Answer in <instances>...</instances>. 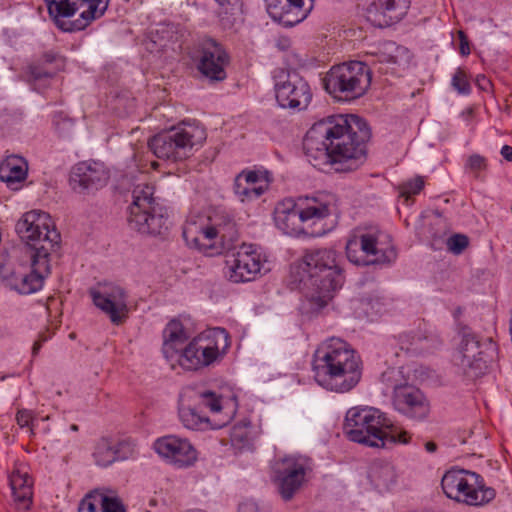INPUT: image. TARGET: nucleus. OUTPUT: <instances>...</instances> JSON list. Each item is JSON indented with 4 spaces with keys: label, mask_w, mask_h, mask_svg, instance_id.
I'll use <instances>...</instances> for the list:
<instances>
[{
    "label": "nucleus",
    "mask_w": 512,
    "mask_h": 512,
    "mask_svg": "<svg viewBox=\"0 0 512 512\" xmlns=\"http://www.w3.org/2000/svg\"><path fill=\"white\" fill-rule=\"evenodd\" d=\"M229 347L224 328H213L195 337L179 354L178 362L189 370L205 367L216 361Z\"/></svg>",
    "instance_id": "9b49d317"
},
{
    "label": "nucleus",
    "mask_w": 512,
    "mask_h": 512,
    "mask_svg": "<svg viewBox=\"0 0 512 512\" xmlns=\"http://www.w3.org/2000/svg\"><path fill=\"white\" fill-rule=\"evenodd\" d=\"M9 482L14 500L24 509H28L33 495V481L30 475L25 471L16 469L10 475Z\"/></svg>",
    "instance_id": "2f4dec72"
},
{
    "label": "nucleus",
    "mask_w": 512,
    "mask_h": 512,
    "mask_svg": "<svg viewBox=\"0 0 512 512\" xmlns=\"http://www.w3.org/2000/svg\"><path fill=\"white\" fill-rule=\"evenodd\" d=\"M441 486L448 498L470 506H484L496 496V491L485 485L480 474L464 469L447 471Z\"/></svg>",
    "instance_id": "9d476101"
},
{
    "label": "nucleus",
    "mask_w": 512,
    "mask_h": 512,
    "mask_svg": "<svg viewBox=\"0 0 512 512\" xmlns=\"http://www.w3.org/2000/svg\"><path fill=\"white\" fill-rule=\"evenodd\" d=\"M153 447L159 456L179 468L191 466L197 460V451L192 444L174 435L157 439Z\"/></svg>",
    "instance_id": "412c9836"
},
{
    "label": "nucleus",
    "mask_w": 512,
    "mask_h": 512,
    "mask_svg": "<svg viewBox=\"0 0 512 512\" xmlns=\"http://www.w3.org/2000/svg\"><path fill=\"white\" fill-rule=\"evenodd\" d=\"M336 211L335 195L318 192L312 196H301L297 201L289 198L279 202L275 208L274 221L276 226L290 236L302 234L313 235L305 225L315 224Z\"/></svg>",
    "instance_id": "0eeeda50"
},
{
    "label": "nucleus",
    "mask_w": 512,
    "mask_h": 512,
    "mask_svg": "<svg viewBox=\"0 0 512 512\" xmlns=\"http://www.w3.org/2000/svg\"><path fill=\"white\" fill-rule=\"evenodd\" d=\"M48 213L32 210L26 212L16 223L15 231L32 248L31 272L7 279V286L20 294L28 295L40 290L49 274L48 257L59 248L60 233L53 227Z\"/></svg>",
    "instance_id": "f03ea898"
},
{
    "label": "nucleus",
    "mask_w": 512,
    "mask_h": 512,
    "mask_svg": "<svg viewBox=\"0 0 512 512\" xmlns=\"http://www.w3.org/2000/svg\"><path fill=\"white\" fill-rule=\"evenodd\" d=\"M476 84L483 91H489L492 87L491 81L485 75H478Z\"/></svg>",
    "instance_id": "3c124183"
},
{
    "label": "nucleus",
    "mask_w": 512,
    "mask_h": 512,
    "mask_svg": "<svg viewBox=\"0 0 512 512\" xmlns=\"http://www.w3.org/2000/svg\"><path fill=\"white\" fill-rule=\"evenodd\" d=\"M269 16L284 27H293L307 18L313 5L303 0H265Z\"/></svg>",
    "instance_id": "b1692460"
},
{
    "label": "nucleus",
    "mask_w": 512,
    "mask_h": 512,
    "mask_svg": "<svg viewBox=\"0 0 512 512\" xmlns=\"http://www.w3.org/2000/svg\"><path fill=\"white\" fill-rule=\"evenodd\" d=\"M371 137L367 122L354 114L334 115L315 123L306 133L303 147L310 163L320 170H357L367 159Z\"/></svg>",
    "instance_id": "f257e3e1"
},
{
    "label": "nucleus",
    "mask_w": 512,
    "mask_h": 512,
    "mask_svg": "<svg viewBox=\"0 0 512 512\" xmlns=\"http://www.w3.org/2000/svg\"><path fill=\"white\" fill-rule=\"evenodd\" d=\"M313 1H314V0H310V2H311L310 4H312V5H313Z\"/></svg>",
    "instance_id": "13d9d810"
},
{
    "label": "nucleus",
    "mask_w": 512,
    "mask_h": 512,
    "mask_svg": "<svg viewBox=\"0 0 512 512\" xmlns=\"http://www.w3.org/2000/svg\"><path fill=\"white\" fill-rule=\"evenodd\" d=\"M44 1L47 4L49 15L60 30L64 32L79 31V29H76V20H70L76 13L75 2L73 0Z\"/></svg>",
    "instance_id": "cd10ccee"
},
{
    "label": "nucleus",
    "mask_w": 512,
    "mask_h": 512,
    "mask_svg": "<svg viewBox=\"0 0 512 512\" xmlns=\"http://www.w3.org/2000/svg\"><path fill=\"white\" fill-rule=\"evenodd\" d=\"M193 388L187 387L180 396L178 414L185 428L191 430L218 429L225 426L228 420L221 424H211V420L202 415L198 410V404L194 402Z\"/></svg>",
    "instance_id": "a878e982"
},
{
    "label": "nucleus",
    "mask_w": 512,
    "mask_h": 512,
    "mask_svg": "<svg viewBox=\"0 0 512 512\" xmlns=\"http://www.w3.org/2000/svg\"><path fill=\"white\" fill-rule=\"evenodd\" d=\"M500 153H501V155L503 156L504 159H506L507 161H512V147L511 146L504 145L501 148Z\"/></svg>",
    "instance_id": "5fc2aeb1"
},
{
    "label": "nucleus",
    "mask_w": 512,
    "mask_h": 512,
    "mask_svg": "<svg viewBox=\"0 0 512 512\" xmlns=\"http://www.w3.org/2000/svg\"><path fill=\"white\" fill-rule=\"evenodd\" d=\"M344 280L338 255L332 249L308 250L300 260L290 265V288L301 291L319 308L328 304Z\"/></svg>",
    "instance_id": "7ed1b4c3"
},
{
    "label": "nucleus",
    "mask_w": 512,
    "mask_h": 512,
    "mask_svg": "<svg viewBox=\"0 0 512 512\" xmlns=\"http://www.w3.org/2000/svg\"><path fill=\"white\" fill-rule=\"evenodd\" d=\"M407 52L405 47L397 45L395 42H384L377 51L369 53L371 57L368 61L371 66L369 69L380 74H392Z\"/></svg>",
    "instance_id": "bb28decb"
},
{
    "label": "nucleus",
    "mask_w": 512,
    "mask_h": 512,
    "mask_svg": "<svg viewBox=\"0 0 512 512\" xmlns=\"http://www.w3.org/2000/svg\"><path fill=\"white\" fill-rule=\"evenodd\" d=\"M361 361L357 353L345 341L332 337L314 354L315 380L326 389L345 393L360 381Z\"/></svg>",
    "instance_id": "20e7f679"
},
{
    "label": "nucleus",
    "mask_w": 512,
    "mask_h": 512,
    "mask_svg": "<svg viewBox=\"0 0 512 512\" xmlns=\"http://www.w3.org/2000/svg\"><path fill=\"white\" fill-rule=\"evenodd\" d=\"M195 61L198 71L211 82H220L226 79V67L230 57L225 48L215 39L205 37L198 43Z\"/></svg>",
    "instance_id": "dca6fc26"
},
{
    "label": "nucleus",
    "mask_w": 512,
    "mask_h": 512,
    "mask_svg": "<svg viewBox=\"0 0 512 512\" xmlns=\"http://www.w3.org/2000/svg\"><path fill=\"white\" fill-rule=\"evenodd\" d=\"M53 77L51 72L46 71L40 65L32 64L28 67V81L35 87L45 86L49 79Z\"/></svg>",
    "instance_id": "58836bf2"
},
{
    "label": "nucleus",
    "mask_w": 512,
    "mask_h": 512,
    "mask_svg": "<svg viewBox=\"0 0 512 512\" xmlns=\"http://www.w3.org/2000/svg\"><path fill=\"white\" fill-rule=\"evenodd\" d=\"M103 512H126L125 506L118 497L104 495L99 497Z\"/></svg>",
    "instance_id": "a19ab883"
},
{
    "label": "nucleus",
    "mask_w": 512,
    "mask_h": 512,
    "mask_svg": "<svg viewBox=\"0 0 512 512\" xmlns=\"http://www.w3.org/2000/svg\"><path fill=\"white\" fill-rule=\"evenodd\" d=\"M274 90L278 105L284 109L304 110L312 99L308 82L296 70L277 75Z\"/></svg>",
    "instance_id": "4468645a"
},
{
    "label": "nucleus",
    "mask_w": 512,
    "mask_h": 512,
    "mask_svg": "<svg viewBox=\"0 0 512 512\" xmlns=\"http://www.w3.org/2000/svg\"><path fill=\"white\" fill-rule=\"evenodd\" d=\"M392 404L397 412L414 421H423L430 413L426 396L419 388L409 384L394 386Z\"/></svg>",
    "instance_id": "6ab92c4d"
},
{
    "label": "nucleus",
    "mask_w": 512,
    "mask_h": 512,
    "mask_svg": "<svg viewBox=\"0 0 512 512\" xmlns=\"http://www.w3.org/2000/svg\"><path fill=\"white\" fill-rule=\"evenodd\" d=\"M42 59L45 63H57L58 66L64 64V58L54 51H47L43 54Z\"/></svg>",
    "instance_id": "8fccbe9b"
},
{
    "label": "nucleus",
    "mask_w": 512,
    "mask_h": 512,
    "mask_svg": "<svg viewBox=\"0 0 512 512\" xmlns=\"http://www.w3.org/2000/svg\"><path fill=\"white\" fill-rule=\"evenodd\" d=\"M458 39H459V52L462 56H467L470 54V46H469V40L467 35L464 31L459 30L457 32Z\"/></svg>",
    "instance_id": "09e8293b"
},
{
    "label": "nucleus",
    "mask_w": 512,
    "mask_h": 512,
    "mask_svg": "<svg viewBox=\"0 0 512 512\" xmlns=\"http://www.w3.org/2000/svg\"><path fill=\"white\" fill-rule=\"evenodd\" d=\"M219 5L218 16L224 28H231L241 12L239 0H215Z\"/></svg>",
    "instance_id": "c9c22d12"
},
{
    "label": "nucleus",
    "mask_w": 512,
    "mask_h": 512,
    "mask_svg": "<svg viewBox=\"0 0 512 512\" xmlns=\"http://www.w3.org/2000/svg\"><path fill=\"white\" fill-rule=\"evenodd\" d=\"M260 176L256 171H242L234 180V193L240 201L258 199L264 193V187L258 185Z\"/></svg>",
    "instance_id": "7c9ffc66"
},
{
    "label": "nucleus",
    "mask_w": 512,
    "mask_h": 512,
    "mask_svg": "<svg viewBox=\"0 0 512 512\" xmlns=\"http://www.w3.org/2000/svg\"><path fill=\"white\" fill-rule=\"evenodd\" d=\"M173 149L172 161H182L192 155L193 147L200 145L206 139V132L203 127L195 123L183 122L182 124L172 127Z\"/></svg>",
    "instance_id": "4be33fe9"
},
{
    "label": "nucleus",
    "mask_w": 512,
    "mask_h": 512,
    "mask_svg": "<svg viewBox=\"0 0 512 512\" xmlns=\"http://www.w3.org/2000/svg\"><path fill=\"white\" fill-rule=\"evenodd\" d=\"M425 449L429 453H434L437 450V445L436 443L429 441L425 444Z\"/></svg>",
    "instance_id": "6e6d98bb"
},
{
    "label": "nucleus",
    "mask_w": 512,
    "mask_h": 512,
    "mask_svg": "<svg viewBox=\"0 0 512 512\" xmlns=\"http://www.w3.org/2000/svg\"><path fill=\"white\" fill-rule=\"evenodd\" d=\"M486 166V159L479 154L471 155L466 163V167L475 173L476 176L478 172L486 169Z\"/></svg>",
    "instance_id": "a18cd8bd"
},
{
    "label": "nucleus",
    "mask_w": 512,
    "mask_h": 512,
    "mask_svg": "<svg viewBox=\"0 0 512 512\" xmlns=\"http://www.w3.org/2000/svg\"><path fill=\"white\" fill-rule=\"evenodd\" d=\"M27 171L28 165L23 157L10 155L0 163V180L16 190L18 185L26 179Z\"/></svg>",
    "instance_id": "c756f323"
},
{
    "label": "nucleus",
    "mask_w": 512,
    "mask_h": 512,
    "mask_svg": "<svg viewBox=\"0 0 512 512\" xmlns=\"http://www.w3.org/2000/svg\"><path fill=\"white\" fill-rule=\"evenodd\" d=\"M69 180L74 191L89 193L103 188L109 173L100 162L82 161L73 166Z\"/></svg>",
    "instance_id": "aec40b11"
},
{
    "label": "nucleus",
    "mask_w": 512,
    "mask_h": 512,
    "mask_svg": "<svg viewBox=\"0 0 512 512\" xmlns=\"http://www.w3.org/2000/svg\"><path fill=\"white\" fill-rule=\"evenodd\" d=\"M424 187V180L418 176L412 180H409L401 186V196L408 199L411 195L418 194Z\"/></svg>",
    "instance_id": "37998d69"
},
{
    "label": "nucleus",
    "mask_w": 512,
    "mask_h": 512,
    "mask_svg": "<svg viewBox=\"0 0 512 512\" xmlns=\"http://www.w3.org/2000/svg\"><path fill=\"white\" fill-rule=\"evenodd\" d=\"M163 339L162 351L166 359L170 360L182 353L188 335L183 324L177 319H172L163 330Z\"/></svg>",
    "instance_id": "c85d7f7f"
},
{
    "label": "nucleus",
    "mask_w": 512,
    "mask_h": 512,
    "mask_svg": "<svg viewBox=\"0 0 512 512\" xmlns=\"http://www.w3.org/2000/svg\"><path fill=\"white\" fill-rule=\"evenodd\" d=\"M182 230L186 244L207 256L230 252L239 238L235 221L224 211L208 216L192 215Z\"/></svg>",
    "instance_id": "39448f33"
},
{
    "label": "nucleus",
    "mask_w": 512,
    "mask_h": 512,
    "mask_svg": "<svg viewBox=\"0 0 512 512\" xmlns=\"http://www.w3.org/2000/svg\"><path fill=\"white\" fill-rule=\"evenodd\" d=\"M311 470L310 459L303 456H290L282 460L276 470L275 484L284 501H290L302 487L308 471Z\"/></svg>",
    "instance_id": "f3484780"
},
{
    "label": "nucleus",
    "mask_w": 512,
    "mask_h": 512,
    "mask_svg": "<svg viewBox=\"0 0 512 512\" xmlns=\"http://www.w3.org/2000/svg\"><path fill=\"white\" fill-rule=\"evenodd\" d=\"M135 444L130 439L113 440L100 438L94 445L92 457L99 467H108L117 461L133 457Z\"/></svg>",
    "instance_id": "5701e85b"
},
{
    "label": "nucleus",
    "mask_w": 512,
    "mask_h": 512,
    "mask_svg": "<svg viewBox=\"0 0 512 512\" xmlns=\"http://www.w3.org/2000/svg\"><path fill=\"white\" fill-rule=\"evenodd\" d=\"M171 137H173V131L170 128L149 139L148 147L157 158L172 161L173 149H171V144L173 139Z\"/></svg>",
    "instance_id": "f704fd0d"
},
{
    "label": "nucleus",
    "mask_w": 512,
    "mask_h": 512,
    "mask_svg": "<svg viewBox=\"0 0 512 512\" xmlns=\"http://www.w3.org/2000/svg\"><path fill=\"white\" fill-rule=\"evenodd\" d=\"M192 395H194V402H196L198 405H204L208 407L211 412L221 411V397L217 396L214 392L210 390L193 389Z\"/></svg>",
    "instance_id": "4c0bfd02"
},
{
    "label": "nucleus",
    "mask_w": 512,
    "mask_h": 512,
    "mask_svg": "<svg viewBox=\"0 0 512 512\" xmlns=\"http://www.w3.org/2000/svg\"><path fill=\"white\" fill-rule=\"evenodd\" d=\"M17 424L20 427H29L30 434H33V414L32 411L21 409L16 415Z\"/></svg>",
    "instance_id": "49530a36"
},
{
    "label": "nucleus",
    "mask_w": 512,
    "mask_h": 512,
    "mask_svg": "<svg viewBox=\"0 0 512 512\" xmlns=\"http://www.w3.org/2000/svg\"><path fill=\"white\" fill-rule=\"evenodd\" d=\"M468 244V237L463 234H454L447 241L448 249L454 254L462 253Z\"/></svg>",
    "instance_id": "c03bdc74"
},
{
    "label": "nucleus",
    "mask_w": 512,
    "mask_h": 512,
    "mask_svg": "<svg viewBox=\"0 0 512 512\" xmlns=\"http://www.w3.org/2000/svg\"><path fill=\"white\" fill-rule=\"evenodd\" d=\"M154 186L138 184L132 191V203L128 207V225L147 235H163L168 231L167 210L154 197Z\"/></svg>",
    "instance_id": "6e6552de"
},
{
    "label": "nucleus",
    "mask_w": 512,
    "mask_h": 512,
    "mask_svg": "<svg viewBox=\"0 0 512 512\" xmlns=\"http://www.w3.org/2000/svg\"><path fill=\"white\" fill-rule=\"evenodd\" d=\"M249 437L246 431L234 430L231 433V442L235 446H244L248 443Z\"/></svg>",
    "instance_id": "de8ad7c7"
},
{
    "label": "nucleus",
    "mask_w": 512,
    "mask_h": 512,
    "mask_svg": "<svg viewBox=\"0 0 512 512\" xmlns=\"http://www.w3.org/2000/svg\"><path fill=\"white\" fill-rule=\"evenodd\" d=\"M348 260L359 266L383 265L392 263L396 257L393 247L379 246L377 232L358 231L346 243Z\"/></svg>",
    "instance_id": "ddd939ff"
},
{
    "label": "nucleus",
    "mask_w": 512,
    "mask_h": 512,
    "mask_svg": "<svg viewBox=\"0 0 512 512\" xmlns=\"http://www.w3.org/2000/svg\"><path fill=\"white\" fill-rule=\"evenodd\" d=\"M47 341V337L45 335H39V339L34 343L32 348V354L35 356L38 354L42 344Z\"/></svg>",
    "instance_id": "864d4df0"
},
{
    "label": "nucleus",
    "mask_w": 512,
    "mask_h": 512,
    "mask_svg": "<svg viewBox=\"0 0 512 512\" xmlns=\"http://www.w3.org/2000/svg\"><path fill=\"white\" fill-rule=\"evenodd\" d=\"M496 351L491 339L481 340L476 334L463 335L454 359L462 374L469 380L485 375Z\"/></svg>",
    "instance_id": "f8f14e48"
},
{
    "label": "nucleus",
    "mask_w": 512,
    "mask_h": 512,
    "mask_svg": "<svg viewBox=\"0 0 512 512\" xmlns=\"http://www.w3.org/2000/svg\"><path fill=\"white\" fill-rule=\"evenodd\" d=\"M397 341L401 351L418 354L429 350L431 348L430 342H434L435 339L432 335H428L419 329L399 334Z\"/></svg>",
    "instance_id": "72a5a7b5"
},
{
    "label": "nucleus",
    "mask_w": 512,
    "mask_h": 512,
    "mask_svg": "<svg viewBox=\"0 0 512 512\" xmlns=\"http://www.w3.org/2000/svg\"><path fill=\"white\" fill-rule=\"evenodd\" d=\"M226 276L231 282L252 281L262 268L261 255L253 245L242 244L238 251L228 254L225 261Z\"/></svg>",
    "instance_id": "a211bd4d"
},
{
    "label": "nucleus",
    "mask_w": 512,
    "mask_h": 512,
    "mask_svg": "<svg viewBox=\"0 0 512 512\" xmlns=\"http://www.w3.org/2000/svg\"><path fill=\"white\" fill-rule=\"evenodd\" d=\"M371 84V70L361 61L334 65L323 78L325 90L338 101L362 97Z\"/></svg>",
    "instance_id": "1a4fd4ad"
},
{
    "label": "nucleus",
    "mask_w": 512,
    "mask_h": 512,
    "mask_svg": "<svg viewBox=\"0 0 512 512\" xmlns=\"http://www.w3.org/2000/svg\"><path fill=\"white\" fill-rule=\"evenodd\" d=\"M238 512H257V505L251 501L243 502L239 505Z\"/></svg>",
    "instance_id": "603ef678"
},
{
    "label": "nucleus",
    "mask_w": 512,
    "mask_h": 512,
    "mask_svg": "<svg viewBox=\"0 0 512 512\" xmlns=\"http://www.w3.org/2000/svg\"><path fill=\"white\" fill-rule=\"evenodd\" d=\"M343 431L349 440L369 447L406 444L410 440L407 431L393 424L379 409L368 406L350 408L345 415Z\"/></svg>",
    "instance_id": "423d86ee"
},
{
    "label": "nucleus",
    "mask_w": 512,
    "mask_h": 512,
    "mask_svg": "<svg viewBox=\"0 0 512 512\" xmlns=\"http://www.w3.org/2000/svg\"><path fill=\"white\" fill-rule=\"evenodd\" d=\"M70 429H71L72 431H75V432H76V431H78V426H77L76 424H72V425L70 426Z\"/></svg>",
    "instance_id": "4d7b16f0"
},
{
    "label": "nucleus",
    "mask_w": 512,
    "mask_h": 512,
    "mask_svg": "<svg viewBox=\"0 0 512 512\" xmlns=\"http://www.w3.org/2000/svg\"><path fill=\"white\" fill-rule=\"evenodd\" d=\"M370 477L378 485L389 488L396 482V472L391 463H376L372 466Z\"/></svg>",
    "instance_id": "e433bc0d"
},
{
    "label": "nucleus",
    "mask_w": 512,
    "mask_h": 512,
    "mask_svg": "<svg viewBox=\"0 0 512 512\" xmlns=\"http://www.w3.org/2000/svg\"><path fill=\"white\" fill-rule=\"evenodd\" d=\"M75 2L76 12L80 9L79 18L76 19V29L86 28L93 20L99 19L104 15L108 8L109 0H73Z\"/></svg>",
    "instance_id": "473e14b6"
},
{
    "label": "nucleus",
    "mask_w": 512,
    "mask_h": 512,
    "mask_svg": "<svg viewBox=\"0 0 512 512\" xmlns=\"http://www.w3.org/2000/svg\"><path fill=\"white\" fill-rule=\"evenodd\" d=\"M411 0H373L367 8V17L378 27L399 22L410 7Z\"/></svg>",
    "instance_id": "393cba45"
},
{
    "label": "nucleus",
    "mask_w": 512,
    "mask_h": 512,
    "mask_svg": "<svg viewBox=\"0 0 512 512\" xmlns=\"http://www.w3.org/2000/svg\"><path fill=\"white\" fill-rule=\"evenodd\" d=\"M452 86L460 94L468 95L471 91L470 83L467 79L466 73L461 68H458L452 78Z\"/></svg>",
    "instance_id": "79ce46f5"
},
{
    "label": "nucleus",
    "mask_w": 512,
    "mask_h": 512,
    "mask_svg": "<svg viewBox=\"0 0 512 512\" xmlns=\"http://www.w3.org/2000/svg\"><path fill=\"white\" fill-rule=\"evenodd\" d=\"M94 305L105 313L114 325L123 324L129 314L128 295L114 283H99L89 290Z\"/></svg>",
    "instance_id": "2eb2a0df"
},
{
    "label": "nucleus",
    "mask_w": 512,
    "mask_h": 512,
    "mask_svg": "<svg viewBox=\"0 0 512 512\" xmlns=\"http://www.w3.org/2000/svg\"><path fill=\"white\" fill-rule=\"evenodd\" d=\"M103 496L98 489L90 491L80 501L78 512H97V504H100L99 497Z\"/></svg>",
    "instance_id": "ea45409f"
}]
</instances>
